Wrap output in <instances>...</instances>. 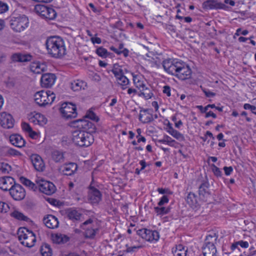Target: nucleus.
Returning a JSON list of instances; mask_svg holds the SVG:
<instances>
[{
    "instance_id": "f257e3e1",
    "label": "nucleus",
    "mask_w": 256,
    "mask_h": 256,
    "mask_svg": "<svg viewBox=\"0 0 256 256\" xmlns=\"http://www.w3.org/2000/svg\"><path fill=\"white\" fill-rule=\"evenodd\" d=\"M162 66L167 73L180 80L189 79L192 76L191 69L182 60L176 59L166 60L162 62Z\"/></svg>"
},
{
    "instance_id": "f03ea898",
    "label": "nucleus",
    "mask_w": 256,
    "mask_h": 256,
    "mask_svg": "<svg viewBox=\"0 0 256 256\" xmlns=\"http://www.w3.org/2000/svg\"><path fill=\"white\" fill-rule=\"evenodd\" d=\"M46 46L48 54L52 58H60L66 54L64 42L59 36L48 38Z\"/></svg>"
},
{
    "instance_id": "7ed1b4c3",
    "label": "nucleus",
    "mask_w": 256,
    "mask_h": 256,
    "mask_svg": "<svg viewBox=\"0 0 256 256\" xmlns=\"http://www.w3.org/2000/svg\"><path fill=\"white\" fill-rule=\"evenodd\" d=\"M72 140L76 145L80 147L89 146L94 142L93 135L85 130L74 132Z\"/></svg>"
},
{
    "instance_id": "20e7f679",
    "label": "nucleus",
    "mask_w": 256,
    "mask_h": 256,
    "mask_svg": "<svg viewBox=\"0 0 256 256\" xmlns=\"http://www.w3.org/2000/svg\"><path fill=\"white\" fill-rule=\"evenodd\" d=\"M218 238V235L214 232L210 233L206 236L202 246V252L204 256H216V244Z\"/></svg>"
},
{
    "instance_id": "39448f33",
    "label": "nucleus",
    "mask_w": 256,
    "mask_h": 256,
    "mask_svg": "<svg viewBox=\"0 0 256 256\" xmlns=\"http://www.w3.org/2000/svg\"><path fill=\"white\" fill-rule=\"evenodd\" d=\"M28 25V18L24 14L14 15L11 16L10 20V26L16 32H20L24 31Z\"/></svg>"
},
{
    "instance_id": "423d86ee",
    "label": "nucleus",
    "mask_w": 256,
    "mask_h": 256,
    "mask_svg": "<svg viewBox=\"0 0 256 256\" xmlns=\"http://www.w3.org/2000/svg\"><path fill=\"white\" fill-rule=\"evenodd\" d=\"M34 97L36 102L40 106L51 104L56 98L55 94L50 90L38 92Z\"/></svg>"
},
{
    "instance_id": "0eeeda50",
    "label": "nucleus",
    "mask_w": 256,
    "mask_h": 256,
    "mask_svg": "<svg viewBox=\"0 0 256 256\" xmlns=\"http://www.w3.org/2000/svg\"><path fill=\"white\" fill-rule=\"evenodd\" d=\"M18 240L21 244L28 248H31L34 245L36 242L35 234L27 228L18 232Z\"/></svg>"
},
{
    "instance_id": "6e6552de",
    "label": "nucleus",
    "mask_w": 256,
    "mask_h": 256,
    "mask_svg": "<svg viewBox=\"0 0 256 256\" xmlns=\"http://www.w3.org/2000/svg\"><path fill=\"white\" fill-rule=\"evenodd\" d=\"M36 12L42 17L49 20H54L56 16L55 10L50 7L42 4H37L34 8Z\"/></svg>"
},
{
    "instance_id": "1a4fd4ad",
    "label": "nucleus",
    "mask_w": 256,
    "mask_h": 256,
    "mask_svg": "<svg viewBox=\"0 0 256 256\" xmlns=\"http://www.w3.org/2000/svg\"><path fill=\"white\" fill-rule=\"evenodd\" d=\"M94 219L90 218L80 225V228L84 230V237L87 238L94 239L99 229L93 225Z\"/></svg>"
},
{
    "instance_id": "9d476101",
    "label": "nucleus",
    "mask_w": 256,
    "mask_h": 256,
    "mask_svg": "<svg viewBox=\"0 0 256 256\" xmlns=\"http://www.w3.org/2000/svg\"><path fill=\"white\" fill-rule=\"evenodd\" d=\"M60 112L62 116L66 119L75 118L78 115L76 105L70 102L62 104Z\"/></svg>"
},
{
    "instance_id": "9b49d317",
    "label": "nucleus",
    "mask_w": 256,
    "mask_h": 256,
    "mask_svg": "<svg viewBox=\"0 0 256 256\" xmlns=\"http://www.w3.org/2000/svg\"><path fill=\"white\" fill-rule=\"evenodd\" d=\"M137 234L142 238L149 242H156L160 238L159 233L156 230L142 228L138 230Z\"/></svg>"
},
{
    "instance_id": "f8f14e48",
    "label": "nucleus",
    "mask_w": 256,
    "mask_h": 256,
    "mask_svg": "<svg viewBox=\"0 0 256 256\" xmlns=\"http://www.w3.org/2000/svg\"><path fill=\"white\" fill-rule=\"evenodd\" d=\"M36 185L41 192L47 195H51L56 190V186L52 182L45 180L36 181Z\"/></svg>"
},
{
    "instance_id": "ddd939ff",
    "label": "nucleus",
    "mask_w": 256,
    "mask_h": 256,
    "mask_svg": "<svg viewBox=\"0 0 256 256\" xmlns=\"http://www.w3.org/2000/svg\"><path fill=\"white\" fill-rule=\"evenodd\" d=\"M74 123L76 124V126L79 128L84 129L83 130L88 132L91 134L96 131L95 125L88 120L80 119L74 121Z\"/></svg>"
},
{
    "instance_id": "4468645a",
    "label": "nucleus",
    "mask_w": 256,
    "mask_h": 256,
    "mask_svg": "<svg viewBox=\"0 0 256 256\" xmlns=\"http://www.w3.org/2000/svg\"><path fill=\"white\" fill-rule=\"evenodd\" d=\"M10 194L11 196L16 200H20L26 196L24 189L21 185L16 184H14L12 189H10Z\"/></svg>"
},
{
    "instance_id": "2eb2a0df",
    "label": "nucleus",
    "mask_w": 256,
    "mask_h": 256,
    "mask_svg": "<svg viewBox=\"0 0 256 256\" xmlns=\"http://www.w3.org/2000/svg\"><path fill=\"white\" fill-rule=\"evenodd\" d=\"M133 80L136 87L138 88H142L140 90V93L139 94V96H143L146 100L150 98L153 96V94L151 90L146 87V85L143 82H140V84H138L140 82V80L137 78L136 76H134Z\"/></svg>"
},
{
    "instance_id": "dca6fc26",
    "label": "nucleus",
    "mask_w": 256,
    "mask_h": 256,
    "mask_svg": "<svg viewBox=\"0 0 256 256\" xmlns=\"http://www.w3.org/2000/svg\"><path fill=\"white\" fill-rule=\"evenodd\" d=\"M0 125L5 128H12L14 125L12 116L6 112L0 113Z\"/></svg>"
},
{
    "instance_id": "f3484780",
    "label": "nucleus",
    "mask_w": 256,
    "mask_h": 256,
    "mask_svg": "<svg viewBox=\"0 0 256 256\" xmlns=\"http://www.w3.org/2000/svg\"><path fill=\"white\" fill-rule=\"evenodd\" d=\"M56 80V76L54 74H42L40 78L41 86L44 88H50L54 84Z\"/></svg>"
},
{
    "instance_id": "a211bd4d",
    "label": "nucleus",
    "mask_w": 256,
    "mask_h": 256,
    "mask_svg": "<svg viewBox=\"0 0 256 256\" xmlns=\"http://www.w3.org/2000/svg\"><path fill=\"white\" fill-rule=\"evenodd\" d=\"M15 184L14 178L11 176H4L0 178V188L4 191H10Z\"/></svg>"
},
{
    "instance_id": "6ab92c4d",
    "label": "nucleus",
    "mask_w": 256,
    "mask_h": 256,
    "mask_svg": "<svg viewBox=\"0 0 256 256\" xmlns=\"http://www.w3.org/2000/svg\"><path fill=\"white\" fill-rule=\"evenodd\" d=\"M34 168L38 172H43L45 169V164L43 160L39 155L32 154L30 156Z\"/></svg>"
},
{
    "instance_id": "aec40b11",
    "label": "nucleus",
    "mask_w": 256,
    "mask_h": 256,
    "mask_svg": "<svg viewBox=\"0 0 256 256\" xmlns=\"http://www.w3.org/2000/svg\"><path fill=\"white\" fill-rule=\"evenodd\" d=\"M198 194L200 199L206 201L210 196V192L209 188V184L208 182H202L198 188Z\"/></svg>"
},
{
    "instance_id": "412c9836",
    "label": "nucleus",
    "mask_w": 256,
    "mask_h": 256,
    "mask_svg": "<svg viewBox=\"0 0 256 256\" xmlns=\"http://www.w3.org/2000/svg\"><path fill=\"white\" fill-rule=\"evenodd\" d=\"M11 60L14 62H27L32 60V56L30 54L17 52L13 54L11 56Z\"/></svg>"
},
{
    "instance_id": "4be33fe9",
    "label": "nucleus",
    "mask_w": 256,
    "mask_h": 256,
    "mask_svg": "<svg viewBox=\"0 0 256 256\" xmlns=\"http://www.w3.org/2000/svg\"><path fill=\"white\" fill-rule=\"evenodd\" d=\"M43 222L46 226L49 228L54 229L57 228L58 226V221L55 216L48 214L43 218Z\"/></svg>"
},
{
    "instance_id": "5701e85b",
    "label": "nucleus",
    "mask_w": 256,
    "mask_h": 256,
    "mask_svg": "<svg viewBox=\"0 0 256 256\" xmlns=\"http://www.w3.org/2000/svg\"><path fill=\"white\" fill-rule=\"evenodd\" d=\"M102 194L99 190L92 188L88 194V199L92 204H98L102 200Z\"/></svg>"
},
{
    "instance_id": "b1692460",
    "label": "nucleus",
    "mask_w": 256,
    "mask_h": 256,
    "mask_svg": "<svg viewBox=\"0 0 256 256\" xmlns=\"http://www.w3.org/2000/svg\"><path fill=\"white\" fill-rule=\"evenodd\" d=\"M149 109H142L140 110L139 120L144 124L148 123L154 120L152 114Z\"/></svg>"
},
{
    "instance_id": "393cba45",
    "label": "nucleus",
    "mask_w": 256,
    "mask_h": 256,
    "mask_svg": "<svg viewBox=\"0 0 256 256\" xmlns=\"http://www.w3.org/2000/svg\"><path fill=\"white\" fill-rule=\"evenodd\" d=\"M10 140L11 144L15 146L22 148L24 146L25 141L19 134H12L10 136Z\"/></svg>"
},
{
    "instance_id": "a878e982",
    "label": "nucleus",
    "mask_w": 256,
    "mask_h": 256,
    "mask_svg": "<svg viewBox=\"0 0 256 256\" xmlns=\"http://www.w3.org/2000/svg\"><path fill=\"white\" fill-rule=\"evenodd\" d=\"M30 70L35 74H41L47 69L46 64L44 63L33 62L30 66Z\"/></svg>"
},
{
    "instance_id": "bb28decb",
    "label": "nucleus",
    "mask_w": 256,
    "mask_h": 256,
    "mask_svg": "<svg viewBox=\"0 0 256 256\" xmlns=\"http://www.w3.org/2000/svg\"><path fill=\"white\" fill-rule=\"evenodd\" d=\"M86 86V83L82 80H76L70 82V88L74 91L84 90Z\"/></svg>"
},
{
    "instance_id": "cd10ccee",
    "label": "nucleus",
    "mask_w": 256,
    "mask_h": 256,
    "mask_svg": "<svg viewBox=\"0 0 256 256\" xmlns=\"http://www.w3.org/2000/svg\"><path fill=\"white\" fill-rule=\"evenodd\" d=\"M63 174L67 176H71L77 169V165L75 163H69L64 164L62 167Z\"/></svg>"
},
{
    "instance_id": "c85d7f7f",
    "label": "nucleus",
    "mask_w": 256,
    "mask_h": 256,
    "mask_svg": "<svg viewBox=\"0 0 256 256\" xmlns=\"http://www.w3.org/2000/svg\"><path fill=\"white\" fill-rule=\"evenodd\" d=\"M66 214L69 219L73 221L79 220L82 216L78 210L72 208H68L66 210Z\"/></svg>"
},
{
    "instance_id": "c756f323",
    "label": "nucleus",
    "mask_w": 256,
    "mask_h": 256,
    "mask_svg": "<svg viewBox=\"0 0 256 256\" xmlns=\"http://www.w3.org/2000/svg\"><path fill=\"white\" fill-rule=\"evenodd\" d=\"M205 6L210 9H224L226 7L224 4L218 2L214 0H208Z\"/></svg>"
},
{
    "instance_id": "7c9ffc66",
    "label": "nucleus",
    "mask_w": 256,
    "mask_h": 256,
    "mask_svg": "<svg viewBox=\"0 0 256 256\" xmlns=\"http://www.w3.org/2000/svg\"><path fill=\"white\" fill-rule=\"evenodd\" d=\"M116 81L118 84H120L122 89L125 90L127 88V86L130 84V80L126 76H124V74L116 78Z\"/></svg>"
},
{
    "instance_id": "2f4dec72",
    "label": "nucleus",
    "mask_w": 256,
    "mask_h": 256,
    "mask_svg": "<svg viewBox=\"0 0 256 256\" xmlns=\"http://www.w3.org/2000/svg\"><path fill=\"white\" fill-rule=\"evenodd\" d=\"M186 200L191 207H196L198 203V198L194 193L190 192L186 197Z\"/></svg>"
},
{
    "instance_id": "473e14b6",
    "label": "nucleus",
    "mask_w": 256,
    "mask_h": 256,
    "mask_svg": "<svg viewBox=\"0 0 256 256\" xmlns=\"http://www.w3.org/2000/svg\"><path fill=\"white\" fill-rule=\"evenodd\" d=\"M68 238L62 234H56L52 236V240L56 244H63L68 240Z\"/></svg>"
},
{
    "instance_id": "72a5a7b5",
    "label": "nucleus",
    "mask_w": 256,
    "mask_h": 256,
    "mask_svg": "<svg viewBox=\"0 0 256 256\" xmlns=\"http://www.w3.org/2000/svg\"><path fill=\"white\" fill-rule=\"evenodd\" d=\"M52 158L56 162H61L64 160L63 152L58 150L53 151L52 153Z\"/></svg>"
},
{
    "instance_id": "f704fd0d",
    "label": "nucleus",
    "mask_w": 256,
    "mask_h": 256,
    "mask_svg": "<svg viewBox=\"0 0 256 256\" xmlns=\"http://www.w3.org/2000/svg\"><path fill=\"white\" fill-rule=\"evenodd\" d=\"M172 252L174 256H186L187 248H185L182 245L179 244Z\"/></svg>"
},
{
    "instance_id": "c9c22d12",
    "label": "nucleus",
    "mask_w": 256,
    "mask_h": 256,
    "mask_svg": "<svg viewBox=\"0 0 256 256\" xmlns=\"http://www.w3.org/2000/svg\"><path fill=\"white\" fill-rule=\"evenodd\" d=\"M10 216L19 220L28 222V218L26 216H24L22 212L17 210H14L13 212H12L10 214Z\"/></svg>"
},
{
    "instance_id": "e433bc0d",
    "label": "nucleus",
    "mask_w": 256,
    "mask_h": 256,
    "mask_svg": "<svg viewBox=\"0 0 256 256\" xmlns=\"http://www.w3.org/2000/svg\"><path fill=\"white\" fill-rule=\"evenodd\" d=\"M40 252L42 256H52V250L49 244H44L40 248Z\"/></svg>"
},
{
    "instance_id": "4c0bfd02",
    "label": "nucleus",
    "mask_w": 256,
    "mask_h": 256,
    "mask_svg": "<svg viewBox=\"0 0 256 256\" xmlns=\"http://www.w3.org/2000/svg\"><path fill=\"white\" fill-rule=\"evenodd\" d=\"M154 212L158 215H164L168 214L170 212V207H164L162 206L154 207Z\"/></svg>"
},
{
    "instance_id": "58836bf2",
    "label": "nucleus",
    "mask_w": 256,
    "mask_h": 256,
    "mask_svg": "<svg viewBox=\"0 0 256 256\" xmlns=\"http://www.w3.org/2000/svg\"><path fill=\"white\" fill-rule=\"evenodd\" d=\"M112 72L116 78L124 74L121 66L117 64H114Z\"/></svg>"
},
{
    "instance_id": "ea45409f",
    "label": "nucleus",
    "mask_w": 256,
    "mask_h": 256,
    "mask_svg": "<svg viewBox=\"0 0 256 256\" xmlns=\"http://www.w3.org/2000/svg\"><path fill=\"white\" fill-rule=\"evenodd\" d=\"M20 181L21 182L26 186H28L30 188L35 190L36 188H37L38 186L36 184H34V183L32 182L30 180L24 178L22 177L20 178Z\"/></svg>"
},
{
    "instance_id": "a19ab883",
    "label": "nucleus",
    "mask_w": 256,
    "mask_h": 256,
    "mask_svg": "<svg viewBox=\"0 0 256 256\" xmlns=\"http://www.w3.org/2000/svg\"><path fill=\"white\" fill-rule=\"evenodd\" d=\"M169 134H171L174 138L177 140H184V136L182 134H180L178 130L174 129L172 128H170V130L168 131Z\"/></svg>"
},
{
    "instance_id": "79ce46f5",
    "label": "nucleus",
    "mask_w": 256,
    "mask_h": 256,
    "mask_svg": "<svg viewBox=\"0 0 256 256\" xmlns=\"http://www.w3.org/2000/svg\"><path fill=\"white\" fill-rule=\"evenodd\" d=\"M36 118L37 120V124L40 126H43L47 122L46 118L44 115L40 113L36 114Z\"/></svg>"
},
{
    "instance_id": "37998d69",
    "label": "nucleus",
    "mask_w": 256,
    "mask_h": 256,
    "mask_svg": "<svg viewBox=\"0 0 256 256\" xmlns=\"http://www.w3.org/2000/svg\"><path fill=\"white\" fill-rule=\"evenodd\" d=\"M238 246H240L242 248H248V247L249 244L248 242L240 240L233 244L232 245V250H234L236 248H238Z\"/></svg>"
},
{
    "instance_id": "c03bdc74",
    "label": "nucleus",
    "mask_w": 256,
    "mask_h": 256,
    "mask_svg": "<svg viewBox=\"0 0 256 256\" xmlns=\"http://www.w3.org/2000/svg\"><path fill=\"white\" fill-rule=\"evenodd\" d=\"M158 142L162 144L166 143L169 146H172L173 143L175 142V140L168 136H164L162 139L158 140Z\"/></svg>"
},
{
    "instance_id": "a18cd8bd",
    "label": "nucleus",
    "mask_w": 256,
    "mask_h": 256,
    "mask_svg": "<svg viewBox=\"0 0 256 256\" xmlns=\"http://www.w3.org/2000/svg\"><path fill=\"white\" fill-rule=\"evenodd\" d=\"M11 170V166L7 163H0V172L3 174H8Z\"/></svg>"
},
{
    "instance_id": "49530a36",
    "label": "nucleus",
    "mask_w": 256,
    "mask_h": 256,
    "mask_svg": "<svg viewBox=\"0 0 256 256\" xmlns=\"http://www.w3.org/2000/svg\"><path fill=\"white\" fill-rule=\"evenodd\" d=\"M86 117L95 122H98L99 120L98 118L96 116L95 113L91 110H89L87 112Z\"/></svg>"
},
{
    "instance_id": "de8ad7c7",
    "label": "nucleus",
    "mask_w": 256,
    "mask_h": 256,
    "mask_svg": "<svg viewBox=\"0 0 256 256\" xmlns=\"http://www.w3.org/2000/svg\"><path fill=\"white\" fill-rule=\"evenodd\" d=\"M96 53L99 56L104 58L106 57L108 54L107 50L102 47H100L99 48H98L96 50Z\"/></svg>"
},
{
    "instance_id": "09e8293b",
    "label": "nucleus",
    "mask_w": 256,
    "mask_h": 256,
    "mask_svg": "<svg viewBox=\"0 0 256 256\" xmlns=\"http://www.w3.org/2000/svg\"><path fill=\"white\" fill-rule=\"evenodd\" d=\"M20 155V153L12 148H8L7 151V156H16Z\"/></svg>"
},
{
    "instance_id": "8fccbe9b",
    "label": "nucleus",
    "mask_w": 256,
    "mask_h": 256,
    "mask_svg": "<svg viewBox=\"0 0 256 256\" xmlns=\"http://www.w3.org/2000/svg\"><path fill=\"white\" fill-rule=\"evenodd\" d=\"M10 209L9 206L8 204L0 202V212L6 213V212L8 210Z\"/></svg>"
},
{
    "instance_id": "3c124183",
    "label": "nucleus",
    "mask_w": 256,
    "mask_h": 256,
    "mask_svg": "<svg viewBox=\"0 0 256 256\" xmlns=\"http://www.w3.org/2000/svg\"><path fill=\"white\" fill-rule=\"evenodd\" d=\"M212 171L216 176H222V172L220 169L217 167L215 164H212L211 165Z\"/></svg>"
},
{
    "instance_id": "603ef678",
    "label": "nucleus",
    "mask_w": 256,
    "mask_h": 256,
    "mask_svg": "<svg viewBox=\"0 0 256 256\" xmlns=\"http://www.w3.org/2000/svg\"><path fill=\"white\" fill-rule=\"evenodd\" d=\"M8 6L6 3L0 1V13L2 14L8 10Z\"/></svg>"
},
{
    "instance_id": "864d4df0",
    "label": "nucleus",
    "mask_w": 256,
    "mask_h": 256,
    "mask_svg": "<svg viewBox=\"0 0 256 256\" xmlns=\"http://www.w3.org/2000/svg\"><path fill=\"white\" fill-rule=\"evenodd\" d=\"M88 6L94 12H95L96 14L98 15L100 14V12L102 10L100 8H97L95 7L94 4L92 3L89 4Z\"/></svg>"
},
{
    "instance_id": "5fc2aeb1",
    "label": "nucleus",
    "mask_w": 256,
    "mask_h": 256,
    "mask_svg": "<svg viewBox=\"0 0 256 256\" xmlns=\"http://www.w3.org/2000/svg\"><path fill=\"white\" fill-rule=\"evenodd\" d=\"M168 202V198L167 196H164L158 203V206H162L164 204H166Z\"/></svg>"
},
{
    "instance_id": "6e6d98bb",
    "label": "nucleus",
    "mask_w": 256,
    "mask_h": 256,
    "mask_svg": "<svg viewBox=\"0 0 256 256\" xmlns=\"http://www.w3.org/2000/svg\"><path fill=\"white\" fill-rule=\"evenodd\" d=\"M202 90L203 92L204 93V94L206 97L212 98L216 96L215 93L210 92L208 90H206V88H202Z\"/></svg>"
},
{
    "instance_id": "4d7b16f0",
    "label": "nucleus",
    "mask_w": 256,
    "mask_h": 256,
    "mask_svg": "<svg viewBox=\"0 0 256 256\" xmlns=\"http://www.w3.org/2000/svg\"><path fill=\"white\" fill-rule=\"evenodd\" d=\"M22 129L28 132H30L32 130V128L26 122H24L22 124Z\"/></svg>"
},
{
    "instance_id": "13d9d810",
    "label": "nucleus",
    "mask_w": 256,
    "mask_h": 256,
    "mask_svg": "<svg viewBox=\"0 0 256 256\" xmlns=\"http://www.w3.org/2000/svg\"><path fill=\"white\" fill-rule=\"evenodd\" d=\"M164 28L170 31V32H176V27L173 25L165 24Z\"/></svg>"
},
{
    "instance_id": "bf43d9fd",
    "label": "nucleus",
    "mask_w": 256,
    "mask_h": 256,
    "mask_svg": "<svg viewBox=\"0 0 256 256\" xmlns=\"http://www.w3.org/2000/svg\"><path fill=\"white\" fill-rule=\"evenodd\" d=\"M163 92L166 94L168 96H170V88L168 86H165L163 87Z\"/></svg>"
},
{
    "instance_id": "052dcab7",
    "label": "nucleus",
    "mask_w": 256,
    "mask_h": 256,
    "mask_svg": "<svg viewBox=\"0 0 256 256\" xmlns=\"http://www.w3.org/2000/svg\"><path fill=\"white\" fill-rule=\"evenodd\" d=\"M224 173H225L226 175L229 176L231 174V173L233 171V168H232V166H228V167L224 166Z\"/></svg>"
},
{
    "instance_id": "680f3d73",
    "label": "nucleus",
    "mask_w": 256,
    "mask_h": 256,
    "mask_svg": "<svg viewBox=\"0 0 256 256\" xmlns=\"http://www.w3.org/2000/svg\"><path fill=\"white\" fill-rule=\"evenodd\" d=\"M8 147L2 146L0 148V154L2 156H7V151Z\"/></svg>"
},
{
    "instance_id": "e2e57ef3",
    "label": "nucleus",
    "mask_w": 256,
    "mask_h": 256,
    "mask_svg": "<svg viewBox=\"0 0 256 256\" xmlns=\"http://www.w3.org/2000/svg\"><path fill=\"white\" fill-rule=\"evenodd\" d=\"M90 40L94 44H100L102 42L101 39L100 38L94 37V36L90 38Z\"/></svg>"
},
{
    "instance_id": "0e129e2a",
    "label": "nucleus",
    "mask_w": 256,
    "mask_h": 256,
    "mask_svg": "<svg viewBox=\"0 0 256 256\" xmlns=\"http://www.w3.org/2000/svg\"><path fill=\"white\" fill-rule=\"evenodd\" d=\"M197 108L202 113H206L207 110H208V108H207V106L205 107H203L202 106H198Z\"/></svg>"
},
{
    "instance_id": "69168bd1",
    "label": "nucleus",
    "mask_w": 256,
    "mask_h": 256,
    "mask_svg": "<svg viewBox=\"0 0 256 256\" xmlns=\"http://www.w3.org/2000/svg\"><path fill=\"white\" fill-rule=\"evenodd\" d=\"M210 116H212L213 118H216V114L212 111L206 112V114L205 118H208Z\"/></svg>"
},
{
    "instance_id": "338daca9",
    "label": "nucleus",
    "mask_w": 256,
    "mask_h": 256,
    "mask_svg": "<svg viewBox=\"0 0 256 256\" xmlns=\"http://www.w3.org/2000/svg\"><path fill=\"white\" fill-rule=\"evenodd\" d=\"M140 247H141L140 246H134L128 247L126 249V252H134L136 250L140 248Z\"/></svg>"
},
{
    "instance_id": "774afa93",
    "label": "nucleus",
    "mask_w": 256,
    "mask_h": 256,
    "mask_svg": "<svg viewBox=\"0 0 256 256\" xmlns=\"http://www.w3.org/2000/svg\"><path fill=\"white\" fill-rule=\"evenodd\" d=\"M128 52H129L128 49L124 48V50H120L118 54H123L125 57H126L128 55Z\"/></svg>"
}]
</instances>
